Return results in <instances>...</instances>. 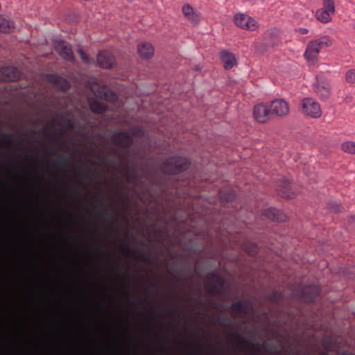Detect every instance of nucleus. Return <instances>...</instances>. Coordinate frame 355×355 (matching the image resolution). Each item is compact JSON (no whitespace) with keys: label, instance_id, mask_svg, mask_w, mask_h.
Instances as JSON below:
<instances>
[{"label":"nucleus","instance_id":"1","mask_svg":"<svg viewBox=\"0 0 355 355\" xmlns=\"http://www.w3.org/2000/svg\"><path fill=\"white\" fill-rule=\"evenodd\" d=\"M189 164L187 159L175 156L164 162L160 166V171L164 174H177L187 170Z\"/></svg>","mask_w":355,"mask_h":355},{"label":"nucleus","instance_id":"2","mask_svg":"<svg viewBox=\"0 0 355 355\" xmlns=\"http://www.w3.org/2000/svg\"><path fill=\"white\" fill-rule=\"evenodd\" d=\"M331 40L327 36H323L310 42L304 53L306 59L311 63L314 64L318 60L320 50L325 46H331Z\"/></svg>","mask_w":355,"mask_h":355},{"label":"nucleus","instance_id":"3","mask_svg":"<svg viewBox=\"0 0 355 355\" xmlns=\"http://www.w3.org/2000/svg\"><path fill=\"white\" fill-rule=\"evenodd\" d=\"M302 109L304 114L313 118H318L322 114L320 105L311 98H305L302 101Z\"/></svg>","mask_w":355,"mask_h":355},{"label":"nucleus","instance_id":"4","mask_svg":"<svg viewBox=\"0 0 355 355\" xmlns=\"http://www.w3.org/2000/svg\"><path fill=\"white\" fill-rule=\"evenodd\" d=\"M234 21L238 27L247 31H253L259 27L257 21L245 14L239 13L235 15Z\"/></svg>","mask_w":355,"mask_h":355},{"label":"nucleus","instance_id":"5","mask_svg":"<svg viewBox=\"0 0 355 355\" xmlns=\"http://www.w3.org/2000/svg\"><path fill=\"white\" fill-rule=\"evenodd\" d=\"M111 139L120 148L130 147L133 142L132 137L125 131L114 132L111 136Z\"/></svg>","mask_w":355,"mask_h":355},{"label":"nucleus","instance_id":"6","mask_svg":"<svg viewBox=\"0 0 355 355\" xmlns=\"http://www.w3.org/2000/svg\"><path fill=\"white\" fill-rule=\"evenodd\" d=\"M44 79L46 82L53 84L57 89L62 92L68 90L70 87L69 81L57 74H45Z\"/></svg>","mask_w":355,"mask_h":355},{"label":"nucleus","instance_id":"7","mask_svg":"<svg viewBox=\"0 0 355 355\" xmlns=\"http://www.w3.org/2000/svg\"><path fill=\"white\" fill-rule=\"evenodd\" d=\"M19 69L14 67H3L0 68L1 81H16L20 78Z\"/></svg>","mask_w":355,"mask_h":355},{"label":"nucleus","instance_id":"8","mask_svg":"<svg viewBox=\"0 0 355 355\" xmlns=\"http://www.w3.org/2000/svg\"><path fill=\"white\" fill-rule=\"evenodd\" d=\"M56 52L64 60H73V55L71 46L65 41L58 40L55 44Z\"/></svg>","mask_w":355,"mask_h":355},{"label":"nucleus","instance_id":"9","mask_svg":"<svg viewBox=\"0 0 355 355\" xmlns=\"http://www.w3.org/2000/svg\"><path fill=\"white\" fill-rule=\"evenodd\" d=\"M272 113L271 108L264 104H258L254 106L253 114L255 119L259 123H265Z\"/></svg>","mask_w":355,"mask_h":355},{"label":"nucleus","instance_id":"10","mask_svg":"<svg viewBox=\"0 0 355 355\" xmlns=\"http://www.w3.org/2000/svg\"><path fill=\"white\" fill-rule=\"evenodd\" d=\"M276 191L277 194L282 198H292L294 197L290 182L286 179L282 178L277 182Z\"/></svg>","mask_w":355,"mask_h":355},{"label":"nucleus","instance_id":"11","mask_svg":"<svg viewBox=\"0 0 355 355\" xmlns=\"http://www.w3.org/2000/svg\"><path fill=\"white\" fill-rule=\"evenodd\" d=\"M270 107L272 114L279 116L286 115L289 112L288 105L283 99H276L271 102Z\"/></svg>","mask_w":355,"mask_h":355},{"label":"nucleus","instance_id":"12","mask_svg":"<svg viewBox=\"0 0 355 355\" xmlns=\"http://www.w3.org/2000/svg\"><path fill=\"white\" fill-rule=\"evenodd\" d=\"M97 62L102 68H111L114 63V57L108 51H101L97 55Z\"/></svg>","mask_w":355,"mask_h":355},{"label":"nucleus","instance_id":"13","mask_svg":"<svg viewBox=\"0 0 355 355\" xmlns=\"http://www.w3.org/2000/svg\"><path fill=\"white\" fill-rule=\"evenodd\" d=\"M320 289L315 285H308L302 290V299L306 302H312L319 295Z\"/></svg>","mask_w":355,"mask_h":355},{"label":"nucleus","instance_id":"14","mask_svg":"<svg viewBox=\"0 0 355 355\" xmlns=\"http://www.w3.org/2000/svg\"><path fill=\"white\" fill-rule=\"evenodd\" d=\"M315 91L322 98H327L330 94V85L324 78H319L315 84Z\"/></svg>","mask_w":355,"mask_h":355},{"label":"nucleus","instance_id":"15","mask_svg":"<svg viewBox=\"0 0 355 355\" xmlns=\"http://www.w3.org/2000/svg\"><path fill=\"white\" fill-rule=\"evenodd\" d=\"M263 214L273 221L284 222L286 220V216L282 211L272 207L264 209Z\"/></svg>","mask_w":355,"mask_h":355},{"label":"nucleus","instance_id":"16","mask_svg":"<svg viewBox=\"0 0 355 355\" xmlns=\"http://www.w3.org/2000/svg\"><path fill=\"white\" fill-rule=\"evenodd\" d=\"M232 310L236 314H248L252 306L248 301L239 300L231 305Z\"/></svg>","mask_w":355,"mask_h":355},{"label":"nucleus","instance_id":"17","mask_svg":"<svg viewBox=\"0 0 355 355\" xmlns=\"http://www.w3.org/2000/svg\"><path fill=\"white\" fill-rule=\"evenodd\" d=\"M220 59L223 62L225 69H230L236 64V60L234 55L227 51H222L220 52Z\"/></svg>","mask_w":355,"mask_h":355},{"label":"nucleus","instance_id":"18","mask_svg":"<svg viewBox=\"0 0 355 355\" xmlns=\"http://www.w3.org/2000/svg\"><path fill=\"white\" fill-rule=\"evenodd\" d=\"M182 12L187 19L193 24H196L200 21V16L199 13L195 12L193 8L188 4L182 7Z\"/></svg>","mask_w":355,"mask_h":355},{"label":"nucleus","instance_id":"19","mask_svg":"<svg viewBox=\"0 0 355 355\" xmlns=\"http://www.w3.org/2000/svg\"><path fill=\"white\" fill-rule=\"evenodd\" d=\"M89 105L91 111L96 114H103L107 110V106L95 98H89Z\"/></svg>","mask_w":355,"mask_h":355},{"label":"nucleus","instance_id":"20","mask_svg":"<svg viewBox=\"0 0 355 355\" xmlns=\"http://www.w3.org/2000/svg\"><path fill=\"white\" fill-rule=\"evenodd\" d=\"M138 53L143 58H149L154 53L153 46L148 42H144L138 45Z\"/></svg>","mask_w":355,"mask_h":355},{"label":"nucleus","instance_id":"21","mask_svg":"<svg viewBox=\"0 0 355 355\" xmlns=\"http://www.w3.org/2000/svg\"><path fill=\"white\" fill-rule=\"evenodd\" d=\"M209 278L211 279L215 282V284H212L209 288V292L211 293H217L219 292V288H218L217 285H219L220 286H223L224 284V280L223 278L220 276H218L215 272H211L209 275Z\"/></svg>","mask_w":355,"mask_h":355},{"label":"nucleus","instance_id":"22","mask_svg":"<svg viewBox=\"0 0 355 355\" xmlns=\"http://www.w3.org/2000/svg\"><path fill=\"white\" fill-rule=\"evenodd\" d=\"M123 252L125 254H131L135 258H137V255H139V258L146 262H149L150 260L149 255L144 252H139L136 250L130 249L126 245L123 246Z\"/></svg>","mask_w":355,"mask_h":355},{"label":"nucleus","instance_id":"23","mask_svg":"<svg viewBox=\"0 0 355 355\" xmlns=\"http://www.w3.org/2000/svg\"><path fill=\"white\" fill-rule=\"evenodd\" d=\"M331 14L326 10H324L322 8L318 10L315 13L317 19L322 23H327L330 21L331 19Z\"/></svg>","mask_w":355,"mask_h":355},{"label":"nucleus","instance_id":"24","mask_svg":"<svg viewBox=\"0 0 355 355\" xmlns=\"http://www.w3.org/2000/svg\"><path fill=\"white\" fill-rule=\"evenodd\" d=\"M267 299L274 304H279L283 299V294L280 291H274L269 294Z\"/></svg>","mask_w":355,"mask_h":355},{"label":"nucleus","instance_id":"25","mask_svg":"<svg viewBox=\"0 0 355 355\" xmlns=\"http://www.w3.org/2000/svg\"><path fill=\"white\" fill-rule=\"evenodd\" d=\"M12 26V21L0 16V31L8 33Z\"/></svg>","mask_w":355,"mask_h":355},{"label":"nucleus","instance_id":"26","mask_svg":"<svg viewBox=\"0 0 355 355\" xmlns=\"http://www.w3.org/2000/svg\"><path fill=\"white\" fill-rule=\"evenodd\" d=\"M230 335L232 336H233L234 338L239 340L241 345H248V346H250L251 348H253V349H254V348L258 347V344L257 343H252V342L250 341L249 340H248L247 338L241 336L239 334H231Z\"/></svg>","mask_w":355,"mask_h":355},{"label":"nucleus","instance_id":"27","mask_svg":"<svg viewBox=\"0 0 355 355\" xmlns=\"http://www.w3.org/2000/svg\"><path fill=\"white\" fill-rule=\"evenodd\" d=\"M323 8L324 10H326L331 15L335 13V6L334 0H323Z\"/></svg>","mask_w":355,"mask_h":355},{"label":"nucleus","instance_id":"28","mask_svg":"<svg viewBox=\"0 0 355 355\" xmlns=\"http://www.w3.org/2000/svg\"><path fill=\"white\" fill-rule=\"evenodd\" d=\"M55 164L58 166H62L67 168L70 165V159L62 155H58V161L55 162Z\"/></svg>","mask_w":355,"mask_h":355},{"label":"nucleus","instance_id":"29","mask_svg":"<svg viewBox=\"0 0 355 355\" xmlns=\"http://www.w3.org/2000/svg\"><path fill=\"white\" fill-rule=\"evenodd\" d=\"M342 150L344 152L355 154V143L352 141H346L342 144Z\"/></svg>","mask_w":355,"mask_h":355},{"label":"nucleus","instance_id":"30","mask_svg":"<svg viewBox=\"0 0 355 355\" xmlns=\"http://www.w3.org/2000/svg\"><path fill=\"white\" fill-rule=\"evenodd\" d=\"M278 42H279V40L277 37L274 38V40L271 42L268 40H266L264 44L267 46V47L261 48V44H257L256 49L259 52H265L267 51L268 47H272V46L277 45L278 44Z\"/></svg>","mask_w":355,"mask_h":355},{"label":"nucleus","instance_id":"31","mask_svg":"<svg viewBox=\"0 0 355 355\" xmlns=\"http://www.w3.org/2000/svg\"><path fill=\"white\" fill-rule=\"evenodd\" d=\"M220 197L222 200L228 202L233 200L235 198V195L232 191H227V193L224 191H220Z\"/></svg>","mask_w":355,"mask_h":355},{"label":"nucleus","instance_id":"32","mask_svg":"<svg viewBox=\"0 0 355 355\" xmlns=\"http://www.w3.org/2000/svg\"><path fill=\"white\" fill-rule=\"evenodd\" d=\"M345 78L349 83H355V69L348 70Z\"/></svg>","mask_w":355,"mask_h":355},{"label":"nucleus","instance_id":"33","mask_svg":"<svg viewBox=\"0 0 355 355\" xmlns=\"http://www.w3.org/2000/svg\"><path fill=\"white\" fill-rule=\"evenodd\" d=\"M78 53L79 54L80 59L83 60V62L84 63L90 64V62H91L90 58L87 55V54L82 49H79L78 51Z\"/></svg>","mask_w":355,"mask_h":355},{"label":"nucleus","instance_id":"34","mask_svg":"<svg viewBox=\"0 0 355 355\" xmlns=\"http://www.w3.org/2000/svg\"><path fill=\"white\" fill-rule=\"evenodd\" d=\"M3 135L4 137L3 139V144H13L15 143V140L12 138L11 134H10L8 132H6Z\"/></svg>","mask_w":355,"mask_h":355},{"label":"nucleus","instance_id":"35","mask_svg":"<svg viewBox=\"0 0 355 355\" xmlns=\"http://www.w3.org/2000/svg\"><path fill=\"white\" fill-rule=\"evenodd\" d=\"M125 175L129 181H136L137 179V175L133 170L132 171H128L125 173Z\"/></svg>","mask_w":355,"mask_h":355},{"label":"nucleus","instance_id":"36","mask_svg":"<svg viewBox=\"0 0 355 355\" xmlns=\"http://www.w3.org/2000/svg\"><path fill=\"white\" fill-rule=\"evenodd\" d=\"M105 98L106 100L110 101L111 102H114L116 100V96L112 92H105Z\"/></svg>","mask_w":355,"mask_h":355},{"label":"nucleus","instance_id":"37","mask_svg":"<svg viewBox=\"0 0 355 355\" xmlns=\"http://www.w3.org/2000/svg\"><path fill=\"white\" fill-rule=\"evenodd\" d=\"M61 118L62 120L64 122L65 125L67 128H71L73 127V123L71 119L64 116H62Z\"/></svg>","mask_w":355,"mask_h":355},{"label":"nucleus","instance_id":"38","mask_svg":"<svg viewBox=\"0 0 355 355\" xmlns=\"http://www.w3.org/2000/svg\"><path fill=\"white\" fill-rule=\"evenodd\" d=\"M246 252L250 256H255L257 253V248L256 245H252L250 248L246 249Z\"/></svg>","mask_w":355,"mask_h":355},{"label":"nucleus","instance_id":"39","mask_svg":"<svg viewBox=\"0 0 355 355\" xmlns=\"http://www.w3.org/2000/svg\"><path fill=\"white\" fill-rule=\"evenodd\" d=\"M231 324V320L227 318V317H224L221 320H220V324L223 325V326H225V327H228L230 326Z\"/></svg>","mask_w":355,"mask_h":355},{"label":"nucleus","instance_id":"40","mask_svg":"<svg viewBox=\"0 0 355 355\" xmlns=\"http://www.w3.org/2000/svg\"><path fill=\"white\" fill-rule=\"evenodd\" d=\"M110 219L109 213L107 211H103L102 220L103 221H108Z\"/></svg>","mask_w":355,"mask_h":355},{"label":"nucleus","instance_id":"41","mask_svg":"<svg viewBox=\"0 0 355 355\" xmlns=\"http://www.w3.org/2000/svg\"><path fill=\"white\" fill-rule=\"evenodd\" d=\"M297 31L300 35H305L308 33L309 30L305 28H300Z\"/></svg>","mask_w":355,"mask_h":355},{"label":"nucleus","instance_id":"42","mask_svg":"<svg viewBox=\"0 0 355 355\" xmlns=\"http://www.w3.org/2000/svg\"><path fill=\"white\" fill-rule=\"evenodd\" d=\"M102 159L103 161L106 162L107 163H112L113 162L112 159H108V158L105 159V157H103Z\"/></svg>","mask_w":355,"mask_h":355},{"label":"nucleus","instance_id":"43","mask_svg":"<svg viewBox=\"0 0 355 355\" xmlns=\"http://www.w3.org/2000/svg\"><path fill=\"white\" fill-rule=\"evenodd\" d=\"M275 352V354H279V353L280 352V351H279V350H277V351H275V352Z\"/></svg>","mask_w":355,"mask_h":355},{"label":"nucleus","instance_id":"44","mask_svg":"<svg viewBox=\"0 0 355 355\" xmlns=\"http://www.w3.org/2000/svg\"><path fill=\"white\" fill-rule=\"evenodd\" d=\"M168 272L169 274H171V275L172 274V272H171V271L170 270H168Z\"/></svg>","mask_w":355,"mask_h":355},{"label":"nucleus","instance_id":"45","mask_svg":"<svg viewBox=\"0 0 355 355\" xmlns=\"http://www.w3.org/2000/svg\"><path fill=\"white\" fill-rule=\"evenodd\" d=\"M270 346H271V347H273V348L275 347V346L274 345H271Z\"/></svg>","mask_w":355,"mask_h":355},{"label":"nucleus","instance_id":"46","mask_svg":"<svg viewBox=\"0 0 355 355\" xmlns=\"http://www.w3.org/2000/svg\"><path fill=\"white\" fill-rule=\"evenodd\" d=\"M336 211H339V209L337 208L336 209H335Z\"/></svg>","mask_w":355,"mask_h":355},{"label":"nucleus","instance_id":"47","mask_svg":"<svg viewBox=\"0 0 355 355\" xmlns=\"http://www.w3.org/2000/svg\"><path fill=\"white\" fill-rule=\"evenodd\" d=\"M88 171H89V169H86L85 172L88 173Z\"/></svg>","mask_w":355,"mask_h":355}]
</instances>
